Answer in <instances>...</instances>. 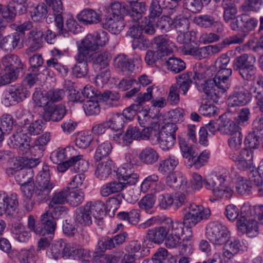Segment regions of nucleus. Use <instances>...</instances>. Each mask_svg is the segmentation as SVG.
Returning <instances> with one entry per match:
<instances>
[{"label": "nucleus", "mask_w": 263, "mask_h": 263, "mask_svg": "<svg viewBox=\"0 0 263 263\" xmlns=\"http://www.w3.org/2000/svg\"><path fill=\"white\" fill-rule=\"evenodd\" d=\"M117 178L121 181H111L103 185L100 190L101 195L107 197L111 194L119 193L126 185H135L138 181L139 175L134 173L131 164L126 163L119 167L116 172Z\"/></svg>", "instance_id": "1"}, {"label": "nucleus", "mask_w": 263, "mask_h": 263, "mask_svg": "<svg viewBox=\"0 0 263 263\" xmlns=\"http://www.w3.org/2000/svg\"><path fill=\"white\" fill-rule=\"evenodd\" d=\"M117 178L121 181H111L103 185L100 190L101 195L107 197L111 194L119 193L126 185H135L138 181L139 175L134 173L131 164L126 163L119 167L116 172Z\"/></svg>", "instance_id": "2"}, {"label": "nucleus", "mask_w": 263, "mask_h": 263, "mask_svg": "<svg viewBox=\"0 0 263 263\" xmlns=\"http://www.w3.org/2000/svg\"><path fill=\"white\" fill-rule=\"evenodd\" d=\"M256 57L251 53H243L235 58L233 62L234 71H237L242 78L252 81L256 77L257 67Z\"/></svg>", "instance_id": "3"}, {"label": "nucleus", "mask_w": 263, "mask_h": 263, "mask_svg": "<svg viewBox=\"0 0 263 263\" xmlns=\"http://www.w3.org/2000/svg\"><path fill=\"white\" fill-rule=\"evenodd\" d=\"M130 4V6H128L118 2L111 3L110 4L111 12L109 15L113 17H121L122 19H124V16H126L134 21L140 20L146 10L145 3L140 2Z\"/></svg>", "instance_id": "4"}, {"label": "nucleus", "mask_w": 263, "mask_h": 263, "mask_svg": "<svg viewBox=\"0 0 263 263\" xmlns=\"http://www.w3.org/2000/svg\"><path fill=\"white\" fill-rule=\"evenodd\" d=\"M28 228L30 231L43 236L54 235L57 228V222L49 211L43 213L40 218L39 222L36 224L34 216L30 215L28 217Z\"/></svg>", "instance_id": "5"}, {"label": "nucleus", "mask_w": 263, "mask_h": 263, "mask_svg": "<svg viewBox=\"0 0 263 263\" xmlns=\"http://www.w3.org/2000/svg\"><path fill=\"white\" fill-rule=\"evenodd\" d=\"M225 179L222 175L214 174L204 181L205 187L212 190L213 195L220 198L230 199L233 191L230 187L223 184Z\"/></svg>", "instance_id": "6"}, {"label": "nucleus", "mask_w": 263, "mask_h": 263, "mask_svg": "<svg viewBox=\"0 0 263 263\" xmlns=\"http://www.w3.org/2000/svg\"><path fill=\"white\" fill-rule=\"evenodd\" d=\"M230 235L228 228L220 223L212 222L207 226L206 237L215 246L225 245L229 240Z\"/></svg>", "instance_id": "7"}, {"label": "nucleus", "mask_w": 263, "mask_h": 263, "mask_svg": "<svg viewBox=\"0 0 263 263\" xmlns=\"http://www.w3.org/2000/svg\"><path fill=\"white\" fill-rule=\"evenodd\" d=\"M50 175L48 166H44L36 178L35 194L41 200H46L53 187V184L50 181Z\"/></svg>", "instance_id": "8"}, {"label": "nucleus", "mask_w": 263, "mask_h": 263, "mask_svg": "<svg viewBox=\"0 0 263 263\" xmlns=\"http://www.w3.org/2000/svg\"><path fill=\"white\" fill-rule=\"evenodd\" d=\"M153 86H149L146 89V92L139 93L135 99L136 104H133L128 107L126 108L123 111V116L129 120L133 119L137 114L140 111L142 106L153 98Z\"/></svg>", "instance_id": "9"}, {"label": "nucleus", "mask_w": 263, "mask_h": 263, "mask_svg": "<svg viewBox=\"0 0 263 263\" xmlns=\"http://www.w3.org/2000/svg\"><path fill=\"white\" fill-rule=\"evenodd\" d=\"M183 228L182 223L170 221L167 224V232L165 238V245L169 249L176 248L180 243L181 236L183 234Z\"/></svg>", "instance_id": "10"}, {"label": "nucleus", "mask_w": 263, "mask_h": 263, "mask_svg": "<svg viewBox=\"0 0 263 263\" xmlns=\"http://www.w3.org/2000/svg\"><path fill=\"white\" fill-rule=\"evenodd\" d=\"M203 206L195 204H190L188 210L184 214L183 226H186L189 232V238L192 237L191 227L195 226L203 218Z\"/></svg>", "instance_id": "11"}, {"label": "nucleus", "mask_w": 263, "mask_h": 263, "mask_svg": "<svg viewBox=\"0 0 263 263\" xmlns=\"http://www.w3.org/2000/svg\"><path fill=\"white\" fill-rule=\"evenodd\" d=\"M258 20L247 14H241L236 17L230 26L232 30L247 33V35L253 31L258 25Z\"/></svg>", "instance_id": "12"}, {"label": "nucleus", "mask_w": 263, "mask_h": 263, "mask_svg": "<svg viewBox=\"0 0 263 263\" xmlns=\"http://www.w3.org/2000/svg\"><path fill=\"white\" fill-rule=\"evenodd\" d=\"M9 139L12 146L18 149L23 154L31 153V139L22 128H18Z\"/></svg>", "instance_id": "13"}, {"label": "nucleus", "mask_w": 263, "mask_h": 263, "mask_svg": "<svg viewBox=\"0 0 263 263\" xmlns=\"http://www.w3.org/2000/svg\"><path fill=\"white\" fill-rule=\"evenodd\" d=\"M238 230L242 234L246 233L249 237H253L258 234V224L256 220L246 216L243 213L240 214L237 221Z\"/></svg>", "instance_id": "14"}, {"label": "nucleus", "mask_w": 263, "mask_h": 263, "mask_svg": "<svg viewBox=\"0 0 263 263\" xmlns=\"http://www.w3.org/2000/svg\"><path fill=\"white\" fill-rule=\"evenodd\" d=\"M67 111L66 106L62 104H50L43 111V119L46 122H58L63 119Z\"/></svg>", "instance_id": "15"}, {"label": "nucleus", "mask_w": 263, "mask_h": 263, "mask_svg": "<svg viewBox=\"0 0 263 263\" xmlns=\"http://www.w3.org/2000/svg\"><path fill=\"white\" fill-rule=\"evenodd\" d=\"M47 5L52 7V15L53 16L55 24L57 28L60 30L59 34L67 35L66 30L63 28V18L62 14L64 7L61 0H45Z\"/></svg>", "instance_id": "16"}, {"label": "nucleus", "mask_w": 263, "mask_h": 263, "mask_svg": "<svg viewBox=\"0 0 263 263\" xmlns=\"http://www.w3.org/2000/svg\"><path fill=\"white\" fill-rule=\"evenodd\" d=\"M228 88H223L216 82V80L208 79L203 87L204 92L214 102L218 103L224 93Z\"/></svg>", "instance_id": "17"}, {"label": "nucleus", "mask_w": 263, "mask_h": 263, "mask_svg": "<svg viewBox=\"0 0 263 263\" xmlns=\"http://www.w3.org/2000/svg\"><path fill=\"white\" fill-rule=\"evenodd\" d=\"M230 158L236 163L238 167L241 170L251 168L253 165V152L247 148L242 149L239 155L234 153L230 154Z\"/></svg>", "instance_id": "18"}, {"label": "nucleus", "mask_w": 263, "mask_h": 263, "mask_svg": "<svg viewBox=\"0 0 263 263\" xmlns=\"http://www.w3.org/2000/svg\"><path fill=\"white\" fill-rule=\"evenodd\" d=\"M90 256L89 251L73 243H65L63 258L74 260H81Z\"/></svg>", "instance_id": "19"}, {"label": "nucleus", "mask_w": 263, "mask_h": 263, "mask_svg": "<svg viewBox=\"0 0 263 263\" xmlns=\"http://www.w3.org/2000/svg\"><path fill=\"white\" fill-rule=\"evenodd\" d=\"M251 94L246 90L234 91L227 100L228 109L232 111V108L243 106L248 104L251 100Z\"/></svg>", "instance_id": "20"}, {"label": "nucleus", "mask_w": 263, "mask_h": 263, "mask_svg": "<svg viewBox=\"0 0 263 263\" xmlns=\"http://www.w3.org/2000/svg\"><path fill=\"white\" fill-rule=\"evenodd\" d=\"M18 205L17 196L12 193L9 196L0 193V216L4 214H11Z\"/></svg>", "instance_id": "21"}, {"label": "nucleus", "mask_w": 263, "mask_h": 263, "mask_svg": "<svg viewBox=\"0 0 263 263\" xmlns=\"http://www.w3.org/2000/svg\"><path fill=\"white\" fill-rule=\"evenodd\" d=\"M4 68L9 69L18 77L21 71L25 69V64L20 57L14 54H8L4 56L2 60Z\"/></svg>", "instance_id": "22"}, {"label": "nucleus", "mask_w": 263, "mask_h": 263, "mask_svg": "<svg viewBox=\"0 0 263 263\" xmlns=\"http://www.w3.org/2000/svg\"><path fill=\"white\" fill-rule=\"evenodd\" d=\"M173 6L168 1L152 0L148 7V17L149 19L155 20L160 16L163 9H173Z\"/></svg>", "instance_id": "23"}, {"label": "nucleus", "mask_w": 263, "mask_h": 263, "mask_svg": "<svg viewBox=\"0 0 263 263\" xmlns=\"http://www.w3.org/2000/svg\"><path fill=\"white\" fill-rule=\"evenodd\" d=\"M78 21L84 25L97 24L101 21V15L95 10L85 8L77 14Z\"/></svg>", "instance_id": "24"}, {"label": "nucleus", "mask_w": 263, "mask_h": 263, "mask_svg": "<svg viewBox=\"0 0 263 263\" xmlns=\"http://www.w3.org/2000/svg\"><path fill=\"white\" fill-rule=\"evenodd\" d=\"M8 92L12 101L16 103L23 102L31 94L27 87L18 84L11 85Z\"/></svg>", "instance_id": "25"}, {"label": "nucleus", "mask_w": 263, "mask_h": 263, "mask_svg": "<svg viewBox=\"0 0 263 263\" xmlns=\"http://www.w3.org/2000/svg\"><path fill=\"white\" fill-rule=\"evenodd\" d=\"M219 131L223 134L234 135L240 133V127L238 124L234 121H232L226 116L222 115L219 118Z\"/></svg>", "instance_id": "26"}, {"label": "nucleus", "mask_w": 263, "mask_h": 263, "mask_svg": "<svg viewBox=\"0 0 263 263\" xmlns=\"http://www.w3.org/2000/svg\"><path fill=\"white\" fill-rule=\"evenodd\" d=\"M124 19L118 17H113L108 15L103 23V27L113 34H118L124 28Z\"/></svg>", "instance_id": "27"}, {"label": "nucleus", "mask_w": 263, "mask_h": 263, "mask_svg": "<svg viewBox=\"0 0 263 263\" xmlns=\"http://www.w3.org/2000/svg\"><path fill=\"white\" fill-rule=\"evenodd\" d=\"M179 145L183 158L188 159L189 165L193 166L195 159L197 155L198 149L189 144L184 139H179Z\"/></svg>", "instance_id": "28"}, {"label": "nucleus", "mask_w": 263, "mask_h": 263, "mask_svg": "<svg viewBox=\"0 0 263 263\" xmlns=\"http://www.w3.org/2000/svg\"><path fill=\"white\" fill-rule=\"evenodd\" d=\"M160 124L153 122L151 125L143 129L142 140H149L153 144H156L160 136Z\"/></svg>", "instance_id": "29"}, {"label": "nucleus", "mask_w": 263, "mask_h": 263, "mask_svg": "<svg viewBox=\"0 0 263 263\" xmlns=\"http://www.w3.org/2000/svg\"><path fill=\"white\" fill-rule=\"evenodd\" d=\"M154 44L156 45L157 50L161 54L165 55L172 52L174 44L166 36L159 35L154 39Z\"/></svg>", "instance_id": "30"}, {"label": "nucleus", "mask_w": 263, "mask_h": 263, "mask_svg": "<svg viewBox=\"0 0 263 263\" xmlns=\"http://www.w3.org/2000/svg\"><path fill=\"white\" fill-rule=\"evenodd\" d=\"M74 149L71 146H67L65 148H58L53 151L50 156V160L53 163L58 164L62 162L66 159H70Z\"/></svg>", "instance_id": "31"}, {"label": "nucleus", "mask_w": 263, "mask_h": 263, "mask_svg": "<svg viewBox=\"0 0 263 263\" xmlns=\"http://www.w3.org/2000/svg\"><path fill=\"white\" fill-rule=\"evenodd\" d=\"M192 74L191 72H187L178 75L175 77L176 83L173 85L178 86V90H179L183 96L186 95L191 86L192 81L191 77Z\"/></svg>", "instance_id": "32"}, {"label": "nucleus", "mask_w": 263, "mask_h": 263, "mask_svg": "<svg viewBox=\"0 0 263 263\" xmlns=\"http://www.w3.org/2000/svg\"><path fill=\"white\" fill-rule=\"evenodd\" d=\"M193 21L194 23L202 28L217 27V30H221V23L216 21L213 16L208 14L200 15L195 16Z\"/></svg>", "instance_id": "33"}, {"label": "nucleus", "mask_w": 263, "mask_h": 263, "mask_svg": "<svg viewBox=\"0 0 263 263\" xmlns=\"http://www.w3.org/2000/svg\"><path fill=\"white\" fill-rule=\"evenodd\" d=\"M166 68L174 73H179L186 68L185 62L180 58L169 57L164 58V63H162Z\"/></svg>", "instance_id": "34"}, {"label": "nucleus", "mask_w": 263, "mask_h": 263, "mask_svg": "<svg viewBox=\"0 0 263 263\" xmlns=\"http://www.w3.org/2000/svg\"><path fill=\"white\" fill-rule=\"evenodd\" d=\"M232 73V70L231 68H222L217 70V72L213 78L209 79L216 80L218 85H220L224 89L229 88L230 86V77Z\"/></svg>", "instance_id": "35"}, {"label": "nucleus", "mask_w": 263, "mask_h": 263, "mask_svg": "<svg viewBox=\"0 0 263 263\" xmlns=\"http://www.w3.org/2000/svg\"><path fill=\"white\" fill-rule=\"evenodd\" d=\"M51 139V134L49 132L40 136L35 141L34 145L31 146V153L34 154L38 157L43 156V153L45 151V146L48 143Z\"/></svg>", "instance_id": "36"}, {"label": "nucleus", "mask_w": 263, "mask_h": 263, "mask_svg": "<svg viewBox=\"0 0 263 263\" xmlns=\"http://www.w3.org/2000/svg\"><path fill=\"white\" fill-rule=\"evenodd\" d=\"M20 42V34L15 32L4 37L1 41V48L6 51H12Z\"/></svg>", "instance_id": "37"}, {"label": "nucleus", "mask_w": 263, "mask_h": 263, "mask_svg": "<svg viewBox=\"0 0 263 263\" xmlns=\"http://www.w3.org/2000/svg\"><path fill=\"white\" fill-rule=\"evenodd\" d=\"M167 226L160 227L149 230L147 233V239L156 243H162L167 235Z\"/></svg>", "instance_id": "38"}, {"label": "nucleus", "mask_w": 263, "mask_h": 263, "mask_svg": "<svg viewBox=\"0 0 263 263\" xmlns=\"http://www.w3.org/2000/svg\"><path fill=\"white\" fill-rule=\"evenodd\" d=\"M178 163V160L175 156H169L166 159L160 162L158 170L162 174L173 173Z\"/></svg>", "instance_id": "39"}, {"label": "nucleus", "mask_w": 263, "mask_h": 263, "mask_svg": "<svg viewBox=\"0 0 263 263\" xmlns=\"http://www.w3.org/2000/svg\"><path fill=\"white\" fill-rule=\"evenodd\" d=\"M92 61L93 64L97 66L100 69H105L108 67L109 62L111 59L110 54L104 51L101 52H94Z\"/></svg>", "instance_id": "40"}, {"label": "nucleus", "mask_w": 263, "mask_h": 263, "mask_svg": "<svg viewBox=\"0 0 263 263\" xmlns=\"http://www.w3.org/2000/svg\"><path fill=\"white\" fill-rule=\"evenodd\" d=\"M76 220L82 226H90L92 224V216L87 206L85 205L76 210Z\"/></svg>", "instance_id": "41"}, {"label": "nucleus", "mask_w": 263, "mask_h": 263, "mask_svg": "<svg viewBox=\"0 0 263 263\" xmlns=\"http://www.w3.org/2000/svg\"><path fill=\"white\" fill-rule=\"evenodd\" d=\"M117 218L125 220L133 225L137 224L140 220V212L138 209H133L129 212H120L117 215Z\"/></svg>", "instance_id": "42"}, {"label": "nucleus", "mask_w": 263, "mask_h": 263, "mask_svg": "<svg viewBox=\"0 0 263 263\" xmlns=\"http://www.w3.org/2000/svg\"><path fill=\"white\" fill-rule=\"evenodd\" d=\"M115 65L122 71L132 72L135 68L133 61L124 54H120L115 59Z\"/></svg>", "instance_id": "43"}, {"label": "nucleus", "mask_w": 263, "mask_h": 263, "mask_svg": "<svg viewBox=\"0 0 263 263\" xmlns=\"http://www.w3.org/2000/svg\"><path fill=\"white\" fill-rule=\"evenodd\" d=\"M114 246L113 240L111 239V237L108 236L102 237L98 241L95 254H96V256L103 255L106 250L114 249Z\"/></svg>", "instance_id": "44"}, {"label": "nucleus", "mask_w": 263, "mask_h": 263, "mask_svg": "<svg viewBox=\"0 0 263 263\" xmlns=\"http://www.w3.org/2000/svg\"><path fill=\"white\" fill-rule=\"evenodd\" d=\"M85 205L87 206L91 216L94 218L100 220L103 218L105 210L104 202L101 201L88 202Z\"/></svg>", "instance_id": "45"}, {"label": "nucleus", "mask_w": 263, "mask_h": 263, "mask_svg": "<svg viewBox=\"0 0 263 263\" xmlns=\"http://www.w3.org/2000/svg\"><path fill=\"white\" fill-rule=\"evenodd\" d=\"M159 155L154 148L146 147L139 154L141 162L146 164H153L158 159Z\"/></svg>", "instance_id": "46"}, {"label": "nucleus", "mask_w": 263, "mask_h": 263, "mask_svg": "<svg viewBox=\"0 0 263 263\" xmlns=\"http://www.w3.org/2000/svg\"><path fill=\"white\" fill-rule=\"evenodd\" d=\"M156 198L152 194H147L138 202L139 208L147 213L152 214L154 212V207Z\"/></svg>", "instance_id": "47"}, {"label": "nucleus", "mask_w": 263, "mask_h": 263, "mask_svg": "<svg viewBox=\"0 0 263 263\" xmlns=\"http://www.w3.org/2000/svg\"><path fill=\"white\" fill-rule=\"evenodd\" d=\"M143 130L140 131L136 126H129L128 127L124 136L123 141L126 145H129L133 140H142Z\"/></svg>", "instance_id": "48"}, {"label": "nucleus", "mask_w": 263, "mask_h": 263, "mask_svg": "<svg viewBox=\"0 0 263 263\" xmlns=\"http://www.w3.org/2000/svg\"><path fill=\"white\" fill-rule=\"evenodd\" d=\"M263 143V136L260 132H256L253 130L246 137L245 144L250 148L255 149L258 148L261 142Z\"/></svg>", "instance_id": "49"}, {"label": "nucleus", "mask_w": 263, "mask_h": 263, "mask_svg": "<svg viewBox=\"0 0 263 263\" xmlns=\"http://www.w3.org/2000/svg\"><path fill=\"white\" fill-rule=\"evenodd\" d=\"M82 155L72 156V167L76 173H84L89 167L88 162L83 159Z\"/></svg>", "instance_id": "50"}, {"label": "nucleus", "mask_w": 263, "mask_h": 263, "mask_svg": "<svg viewBox=\"0 0 263 263\" xmlns=\"http://www.w3.org/2000/svg\"><path fill=\"white\" fill-rule=\"evenodd\" d=\"M94 52L80 45L78 46L77 53L74 56L77 62H91Z\"/></svg>", "instance_id": "51"}, {"label": "nucleus", "mask_w": 263, "mask_h": 263, "mask_svg": "<svg viewBox=\"0 0 263 263\" xmlns=\"http://www.w3.org/2000/svg\"><path fill=\"white\" fill-rule=\"evenodd\" d=\"M222 6L224 9L223 18L226 22L228 23L231 20L232 22L236 18L235 16L237 13V9L234 3L223 1Z\"/></svg>", "instance_id": "52"}, {"label": "nucleus", "mask_w": 263, "mask_h": 263, "mask_svg": "<svg viewBox=\"0 0 263 263\" xmlns=\"http://www.w3.org/2000/svg\"><path fill=\"white\" fill-rule=\"evenodd\" d=\"M111 161L107 160L104 162L99 163L96 170V175L100 180L107 178L111 172Z\"/></svg>", "instance_id": "53"}, {"label": "nucleus", "mask_w": 263, "mask_h": 263, "mask_svg": "<svg viewBox=\"0 0 263 263\" xmlns=\"http://www.w3.org/2000/svg\"><path fill=\"white\" fill-rule=\"evenodd\" d=\"M112 148V145L109 141H106L100 144L96 151L95 160L96 161H99L106 158L111 153Z\"/></svg>", "instance_id": "54"}, {"label": "nucleus", "mask_w": 263, "mask_h": 263, "mask_svg": "<svg viewBox=\"0 0 263 263\" xmlns=\"http://www.w3.org/2000/svg\"><path fill=\"white\" fill-rule=\"evenodd\" d=\"M28 126H23L22 128L27 135L36 136L43 131V122L41 120H37L28 124Z\"/></svg>", "instance_id": "55"}, {"label": "nucleus", "mask_w": 263, "mask_h": 263, "mask_svg": "<svg viewBox=\"0 0 263 263\" xmlns=\"http://www.w3.org/2000/svg\"><path fill=\"white\" fill-rule=\"evenodd\" d=\"M68 191L69 187H66L59 192H55L49 202V206H53L54 204L61 205L68 202Z\"/></svg>", "instance_id": "56"}, {"label": "nucleus", "mask_w": 263, "mask_h": 263, "mask_svg": "<svg viewBox=\"0 0 263 263\" xmlns=\"http://www.w3.org/2000/svg\"><path fill=\"white\" fill-rule=\"evenodd\" d=\"M32 19L39 22L45 18L48 13L47 6L43 3L39 4L33 11H29Z\"/></svg>", "instance_id": "57"}, {"label": "nucleus", "mask_w": 263, "mask_h": 263, "mask_svg": "<svg viewBox=\"0 0 263 263\" xmlns=\"http://www.w3.org/2000/svg\"><path fill=\"white\" fill-rule=\"evenodd\" d=\"M85 194L82 190L68 191V202L72 206L80 205L84 199Z\"/></svg>", "instance_id": "58"}, {"label": "nucleus", "mask_w": 263, "mask_h": 263, "mask_svg": "<svg viewBox=\"0 0 263 263\" xmlns=\"http://www.w3.org/2000/svg\"><path fill=\"white\" fill-rule=\"evenodd\" d=\"M167 175L166 178V183L168 186L174 190L179 188H182V190L184 189V186L186 184V181L182 178H177L174 173H171Z\"/></svg>", "instance_id": "59"}, {"label": "nucleus", "mask_w": 263, "mask_h": 263, "mask_svg": "<svg viewBox=\"0 0 263 263\" xmlns=\"http://www.w3.org/2000/svg\"><path fill=\"white\" fill-rule=\"evenodd\" d=\"M99 100H88L84 105L83 108L86 115L88 116L97 115L100 112Z\"/></svg>", "instance_id": "60"}, {"label": "nucleus", "mask_w": 263, "mask_h": 263, "mask_svg": "<svg viewBox=\"0 0 263 263\" xmlns=\"http://www.w3.org/2000/svg\"><path fill=\"white\" fill-rule=\"evenodd\" d=\"M29 62L32 72H39L41 68H43V71L47 70L46 66H43L44 60L40 54H35L31 56L29 58Z\"/></svg>", "instance_id": "61"}, {"label": "nucleus", "mask_w": 263, "mask_h": 263, "mask_svg": "<svg viewBox=\"0 0 263 263\" xmlns=\"http://www.w3.org/2000/svg\"><path fill=\"white\" fill-rule=\"evenodd\" d=\"M176 139V136L174 135H170L167 137L166 134H161L157 144H159L163 150L168 151L174 145Z\"/></svg>", "instance_id": "62"}, {"label": "nucleus", "mask_w": 263, "mask_h": 263, "mask_svg": "<svg viewBox=\"0 0 263 263\" xmlns=\"http://www.w3.org/2000/svg\"><path fill=\"white\" fill-rule=\"evenodd\" d=\"M165 58L164 55L161 54L157 50H148L145 54V61L147 65H153L158 61L164 63Z\"/></svg>", "instance_id": "63"}, {"label": "nucleus", "mask_w": 263, "mask_h": 263, "mask_svg": "<svg viewBox=\"0 0 263 263\" xmlns=\"http://www.w3.org/2000/svg\"><path fill=\"white\" fill-rule=\"evenodd\" d=\"M15 117L19 120V123L22 125H27L30 123L31 116L29 111L20 107L15 111Z\"/></svg>", "instance_id": "64"}]
</instances>
